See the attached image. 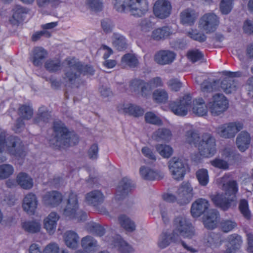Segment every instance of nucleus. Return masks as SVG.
I'll return each mask as SVG.
<instances>
[{
  "label": "nucleus",
  "mask_w": 253,
  "mask_h": 253,
  "mask_svg": "<svg viewBox=\"0 0 253 253\" xmlns=\"http://www.w3.org/2000/svg\"><path fill=\"white\" fill-rule=\"evenodd\" d=\"M63 80L67 83L75 84L80 80L81 76L92 75L94 70L92 67L76 61L74 58H67L64 61Z\"/></svg>",
  "instance_id": "obj_1"
},
{
  "label": "nucleus",
  "mask_w": 253,
  "mask_h": 253,
  "mask_svg": "<svg viewBox=\"0 0 253 253\" xmlns=\"http://www.w3.org/2000/svg\"><path fill=\"white\" fill-rule=\"evenodd\" d=\"M53 132L49 143L53 147L59 149L76 144L79 138L74 132H70L61 121L53 123Z\"/></svg>",
  "instance_id": "obj_2"
},
{
  "label": "nucleus",
  "mask_w": 253,
  "mask_h": 253,
  "mask_svg": "<svg viewBox=\"0 0 253 253\" xmlns=\"http://www.w3.org/2000/svg\"><path fill=\"white\" fill-rule=\"evenodd\" d=\"M5 152L18 159L24 158L26 155L24 145L19 138L11 136L6 139L5 132L0 130V163L6 160L3 155Z\"/></svg>",
  "instance_id": "obj_3"
},
{
  "label": "nucleus",
  "mask_w": 253,
  "mask_h": 253,
  "mask_svg": "<svg viewBox=\"0 0 253 253\" xmlns=\"http://www.w3.org/2000/svg\"><path fill=\"white\" fill-rule=\"evenodd\" d=\"M216 142L214 137L210 133H204L201 136V139L196 145L200 156L204 157H210L213 156L216 152Z\"/></svg>",
  "instance_id": "obj_4"
},
{
  "label": "nucleus",
  "mask_w": 253,
  "mask_h": 253,
  "mask_svg": "<svg viewBox=\"0 0 253 253\" xmlns=\"http://www.w3.org/2000/svg\"><path fill=\"white\" fill-rule=\"evenodd\" d=\"M174 229L172 233L175 237L180 240V237L189 239L192 238L195 235L194 228L192 224L184 217H177L173 221Z\"/></svg>",
  "instance_id": "obj_5"
},
{
  "label": "nucleus",
  "mask_w": 253,
  "mask_h": 253,
  "mask_svg": "<svg viewBox=\"0 0 253 253\" xmlns=\"http://www.w3.org/2000/svg\"><path fill=\"white\" fill-rule=\"evenodd\" d=\"M78 208L77 195L73 193H70L67 205L64 210V215L70 219H76L77 221L85 220L86 213L82 211H79Z\"/></svg>",
  "instance_id": "obj_6"
},
{
  "label": "nucleus",
  "mask_w": 253,
  "mask_h": 253,
  "mask_svg": "<svg viewBox=\"0 0 253 253\" xmlns=\"http://www.w3.org/2000/svg\"><path fill=\"white\" fill-rule=\"evenodd\" d=\"M168 167L172 177L176 180H182L188 166L182 158L173 157L168 162Z\"/></svg>",
  "instance_id": "obj_7"
},
{
  "label": "nucleus",
  "mask_w": 253,
  "mask_h": 253,
  "mask_svg": "<svg viewBox=\"0 0 253 253\" xmlns=\"http://www.w3.org/2000/svg\"><path fill=\"white\" fill-rule=\"evenodd\" d=\"M208 106L212 115L216 116L224 113L228 108V101L221 93H216L212 96V100Z\"/></svg>",
  "instance_id": "obj_8"
},
{
  "label": "nucleus",
  "mask_w": 253,
  "mask_h": 253,
  "mask_svg": "<svg viewBox=\"0 0 253 253\" xmlns=\"http://www.w3.org/2000/svg\"><path fill=\"white\" fill-rule=\"evenodd\" d=\"M219 24V18L213 13L203 15L199 20V27L206 33L214 32Z\"/></svg>",
  "instance_id": "obj_9"
},
{
  "label": "nucleus",
  "mask_w": 253,
  "mask_h": 253,
  "mask_svg": "<svg viewBox=\"0 0 253 253\" xmlns=\"http://www.w3.org/2000/svg\"><path fill=\"white\" fill-rule=\"evenodd\" d=\"M192 97L189 94L184 95L179 101L169 104L171 111L175 115L184 116L187 115L191 104Z\"/></svg>",
  "instance_id": "obj_10"
},
{
  "label": "nucleus",
  "mask_w": 253,
  "mask_h": 253,
  "mask_svg": "<svg viewBox=\"0 0 253 253\" xmlns=\"http://www.w3.org/2000/svg\"><path fill=\"white\" fill-rule=\"evenodd\" d=\"M193 197V188L187 182H183L176 192V201L180 205L189 203Z\"/></svg>",
  "instance_id": "obj_11"
},
{
  "label": "nucleus",
  "mask_w": 253,
  "mask_h": 253,
  "mask_svg": "<svg viewBox=\"0 0 253 253\" xmlns=\"http://www.w3.org/2000/svg\"><path fill=\"white\" fill-rule=\"evenodd\" d=\"M127 9L134 16L141 17L148 10V2L147 0H127Z\"/></svg>",
  "instance_id": "obj_12"
},
{
  "label": "nucleus",
  "mask_w": 253,
  "mask_h": 253,
  "mask_svg": "<svg viewBox=\"0 0 253 253\" xmlns=\"http://www.w3.org/2000/svg\"><path fill=\"white\" fill-rule=\"evenodd\" d=\"M243 128L240 123H230L221 125L217 128L218 134L224 138H232Z\"/></svg>",
  "instance_id": "obj_13"
},
{
  "label": "nucleus",
  "mask_w": 253,
  "mask_h": 253,
  "mask_svg": "<svg viewBox=\"0 0 253 253\" xmlns=\"http://www.w3.org/2000/svg\"><path fill=\"white\" fill-rule=\"evenodd\" d=\"M176 54L169 50H161L156 52L154 56L155 62L162 66L171 64L175 60Z\"/></svg>",
  "instance_id": "obj_14"
},
{
  "label": "nucleus",
  "mask_w": 253,
  "mask_h": 253,
  "mask_svg": "<svg viewBox=\"0 0 253 253\" xmlns=\"http://www.w3.org/2000/svg\"><path fill=\"white\" fill-rule=\"evenodd\" d=\"M171 5L166 0H158L154 6V13L156 16L161 19H164L170 14Z\"/></svg>",
  "instance_id": "obj_15"
},
{
  "label": "nucleus",
  "mask_w": 253,
  "mask_h": 253,
  "mask_svg": "<svg viewBox=\"0 0 253 253\" xmlns=\"http://www.w3.org/2000/svg\"><path fill=\"white\" fill-rule=\"evenodd\" d=\"M63 196L61 193L57 191L46 192L42 197V203L47 206L54 208L61 203Z\"/></svg>",
  "instance_id": "obj_16"
},
{
  "label": "nucleus",
  "mask_w": 253,
  "mask_h": 253,
  "mask_svg": "<svg viewBox=\"0 0 253 253\" xmlns=\"http://www.w3.org/2000/svg\"><path fill=\"white\" fill-rule=\"evenodd\" d=\"M134 186L131 180L124 177L119 182L116 191V198L121 200L130 192Z\"/></svg>",
  "instance_id": "obj_17"
},
{
  "label": "nucleus",
  "mask_w": 253,
  "mask_h": 253,
  "mask_svg": "<svg viewBox=\"0 0 253 253\" xmlns=\"http://www.w3.org/2000/svg\"><path fill=\"white\" fill-rule=\"evenodd\" d=\"M209 202L203 198H199L194 201L191 207V213L193 217H198L204 214L209 208Z\"/></svg>",
  "instance_id": "obj_18"
},
{
  "label": "nucleus",
  "mask_w": 253,
  "mask_h": 253,
  "mask_svg": "<svg viewBox=\"0 0 253 253\" xmlns=\"http://www.w3.org/2000/svg\"><path fill=\"white\" fill-rule=\"evenodd\" d=\"M224 194H216L211 196V200L214 205L223 211L228 210L231 206L233 199Z\"/></svg>",
  "instance_id": "obj_19"
},
{
  "label": "nucleus",
  "mask_w": 253,
  "mask_h": 253,
  "mask_svg": "<svg viewBox=\"0 0 253 253\" xmlns=\"http://www.w3.org/2000/svg\"><path fill=\"white\" fill-rule=\"evenodd\" d=\"M105 196L99 190H93L85 195V200L88 205L94 207L101 205L104 201Z\"/></svg>",
  "instance_id": "obj_20"
},
{
  "label": "nucleus",
  "mask_w": 253,
  "mask_h": 253,
  "mask_svg": "<svg viewBox=\"0 0 253 253\" xmlns=\"http://www.w3.org/2000/svg\"><path fill=\"white\" fill-rule=\"evenodd\" d=\"M219 212L215 210H209L203 217L204 226L208 229H213L217 226Z\"/></svg>",
  "instance_id": "obj_21"
},
{
  "label": "nucleus",
  "mask_w": 253,
  "mask_h": 253,
  "mask_svg": "<svg viewBox=\"0 0 253 253\" xmlns=\"http://www.w3.org/2000/svg\"><path fill=\"white\" fill-rule=\"evenodd\" d=\"M38 201L36 195L33 193L27 194L23 199L22 207L28 214H33L37 209Z\"/></svg>",
  "instance_id": "obj_22"
},
{
  "label": "nucleus",
  "mask_w": 253,
  "mask_h": 253,
  "mask_svg": "<svg viewBox=\"0 0 253 253\" xmlns=\"http://www.w3.org/2000/svg\"><path fill=\"white\" fill-rule=\"evenodd\" d=\"M227 178V176H223L221 178V182H225ZM222 189L225 192V195L235 200V195L238 191V185L236 181L230 180L226 183H223Z\"/></svg>",
  "instance_id": "obj_23"
},
{
  "label": "nucleus",
  "mask_w": 253,
  "mask_h": 253,
  "mask_svg": "<svg viewBox=\"0 0 253 253\" xmlns=\"http://www.w3.org/2000/svg\"><path fill=\"white\" fill-rule=\"evenodd\" d=\"M30 10L20 5H16L13 9L12 17L9 19V21L12 25H15L23 21L25 15L28 13Z\"/></svg>",
  "instance_id": "obj_24"
},
{
  "label": "nucleus",
  "mask_w": 253,
  "mask_h": 253,
  "mask_svg": "<svg viewBox=\"0 0 253 253\" xmlns=\"http://www.w3.org/2000/svg\"><path fill=\"white\" fill-rule=\"evenodd\" d=\"M139 172L141 177L145 180H160L164 176L162 172L145 166L140 167Z\"/></svg>",
  "instance_id": "obj_25"
},
{
  "label": "nucleus",
  "mask_w": 253,
  "mask_h": 253,
  "mask_svg": "<svg viewBox=\"0 0 253 253\" xmlns=\"http://www.w3.org/2000/svg\"><path fill=\"white\" fill-rule=\"evenodd\" d=\"M63 238L65 245L68 248L72 249L78 248L80 237L75 232L72 230L66 231L63 235Z\"/></svg>",
  "instance_id": "obj_26"
},
{
  "label": "nucleus",
  "mask_w": 253,
  "mask_h": 253,
  "mask_svg": "<svg viewBox=\"0 0 253 253\" xmlns=\"http://www.w3.org/2000/svg\"><path fill=\"white\" fill-rule=\"evenodd\" d=\"M180 21L183 24L191 25L198 17V13L193 9L188 8L180 13Z\"/></svg>",
  "instance_id": "obj_27"
},
{
  "label": "nucleus",
  "mask_w": 253,
  "mask_h": 253,
  "mask_svg": "<svg viewBox=\"0 0 253 253\" xmlns=\"http://www.w3.org/2000/svg\"><path fill=\"white\" fill-rule=\"evenodd\" d=\"M239 86L237 81L232 78L226 77L221 83V87L226 93L235 92Z\"/></svg>",
  "instance_id": "obj_28"
},
{
  "label": "nucleus",
  "mask_w": 253,
  "mask_h": 253,
  "mask_svg": "<svg viewBox=\"0 0 253 253\" xmlns=\"http://www.w3.org/2000/svg\"><path fill=\"white\" fill-rule=\"evenodd\" d=\"M112 44L119 51L126 49L127 43L126 38L122 35L118 33H114L112 36Z\"/></svg>",
  "instance_id": "obj_29"
},
{
  "label": "nucleus",
  "mask_w": 253,
  "mask_h": 253,
  "mask_svg": "<svg viewBox=\"0 0 253 253\" xmlns=\"http://www.w3.org/2000/svg\"><path fill=\"white\" fill-rule=\"evenodd\" d=\"M251 141V137L247 131H241L236 138V144L239 149L244 152L249 147Z\"/></svg>",
  "instance_id": "obj_30"
},
{
  "label": "nucleus",
  "mask_w": 253,
  "mask_h": 253,
  "mask_svg": "<svg viewBox=\"0 0 253 253\" xmlns=\"http://www.w3.org/2000/svg\"><path fill=\"white\" fill-rule=\"evenodd\" d=\"M208 107L202 98L196 99L193 102V113L198 116H204L207 114Z\"/></svg>",
  "instance_id": "obj_31"
},
{
  "label": "nucleus",
  "mask_w": 253,
  "mask_h": 253,
  "mask_svg": "<svg viewBox=\"0 0 253 253\" xmlns=\"http://www.w3.org/2000/svg\"><path fill=\"white\" fill-rule=\"evenodd\" d=\"M46 50L41 47H37L33 51L32 62L36 66H40L42 64L43 60L47 56Z\"/></svg>",
  "instance_id": "obj_32"
},
{
  "label": "nucleus",
  "mask_w": 253,
  "mask_h": 253,
  "mask_svg": "<svg viewBox=\"0 0 253 253\" xmlns=\"http://www.w3.org/2000/svg\"><path fill=\"white\" fill-rule=\"evenodd\" d=\"M172 34V31L169 26H164L154 30L152 33V38L156 41L164 40Z\"/></svg>",
  "instance_id": "obj_33"
},
{
  "label": "nucleus",
  "mask_w": 253,
  "mask_h": 253,
  "mask_svg": "<svg viewBox=\"0 0 253 253\" xmlns=\"http://www.w3.org/2000/svg\"><path fill=\"white\" fill-rule=\"evenodd\" d=\"M121 63L125 67L130 68H137L139 64L137 56L130 53H126L122 56Z\"/></svg>",
  "instance_id": "obj_34"
},
{
  "label": "nucleus",
  "mask_w": 253,
  "mask_h": 253,
  "mask_svg": "<svg viewBox=\"0 0 253 253\" xmlns=\"http://www.w3.org/2000/svg\"><path fill=\"white\" fill-rule=\"evenodd\" d=\"M59 219V216L55 212H51L44 219V227L49 233H53L56 226V222Z\"/></svg>",
  "instance_id": "obj_35"
},
{
  "label": "nucleus",
  "mask_w": 253,
  "mask_h": 253,
  "mask_svg": "<svg viewBox=\"0 0 253 253\" xmlns=\"http://www.w3.org/2000/svg\"><path fill=\"white\" fill-rule=\"evenodd\" d=\"M178 241L173 233H163L159 238L158 245L160 248L164 249L169 246L171 242H177Z\"/></svg>",
  "instance_id": "obj_36"
},
{
  "label": "nucleus",
  "mask_w": 253,
  "mask_h": 253,
  "mask_svg": "<svg viewBox=\"0 0 253 253\" xmlns=\"http://www.w3.org/2000/svg\"><path fill=\"white\" fill-rule=\"evenodd\" d=\"M17 182L24 189H29L33 187L32 179L26 173L20 172L17 176Z\"/></svg>",
  "instance_id": "obj_37"
},
{
  "label": "nucleus",
  "mask_w": 253,
  "mask_h": 253,
  "mask_svg": "<svg viewBox=\"0 0 253 253\" xmlns=\"http://www.w3.org/2000/svg\"><path fill=\"white\" fill-rule=\"evenodd\" d=\"M154 139L157 141L161 140L169 141L171 139V131L167 128H161L155 131L152 135Z\"/></svg>",
  "instance_id": "obj_38"
},
{
  "label": "nucleus",
  "mask_w": 253,
  "mask_h": 253,
  "mask_svg": "<svg viewBox=\"0 0 253 253\" xmlns=\"http://www.w3.org/2000/svg\"><path fill=\"white\" fill-rule=\"evenodd\" d=\"M124 113L134 117H139L144 114V110L140 107L131 104H126L123 108Z\"/></svg>",
  "instance_id": "obj_39"
},
{
  "label": "nucleus",
  "mask_w": 253,
  "mask_h": 253,
  "mask_svg": "<svg viewBox=\"0 0 253 253\" xmlns=\"http://www.w3.org/2000/svg\"><path fill=\"white\" fill-rule=\"evenodd\" d=\"M186 141L191 145H194L195 147L199 143L201 139L200 134L194 129H190L185 133Z\"/></svg>",
  "instance_id": "obj_40"
},
{
  "label": "nucleus",
  "mask_w": 253,
  "mask_h": 253,
  "mask_svg": "<svg viewBox=\"0 0 253 253\" xmlns=\"http://www.w3.org/2000/svg\"><path fill=\"white\" fill-rule=\"evenodd\" d=\"M119 221L121 226L128 232H132L135 229V225L129 218L125 215H121L119 217Z\"/></svg>",
  "instance_id": "obj_41"
},
{
  "label": "nucleus",
  "mask_w": 253,
  "mask_h": 253,
  "mask_svg": "<svg viewBox=\"0 0 253 253\" xmlns=\"http://www.w3.org/2000/svg\"><path fill=\"white\" fill-rule=\"evenodd\" d=\"M50 112H49L46 108L41 107L39 109L38 113L35 119V121L36 123H40L42 121L47 123L50 120Z\"/></svg>",
  "instance_id": "obj_42"
},
{
  "label": "nucleus",
  "mask_w": 253,
  "mask_h": 253,
  "mask_svg": "<svg viewBox=\"0 0 253 253\" xmlns=\"http://www.w3.org/2000/svg\"><path fill=\"white\" fill-rule=\"evenodd\" d=\"M152 97L157 103H165L168 99V94L165 89H157L153 92Z\"/></svg>",
  "instance_id": "obj_43"
},
{
  "label": "nucleus",
  "mask_w": 253,
  "mask_h": 253,
  "mask_svg": "<svg viewBox=\"0 0 253 253\" xmlns=\"http://www.w3.org/2000/svg\"><path fill=\"white\" fill-rule=\"evenodd\" d=\"M22 227L24 230L30 233L39 232L41 228L40 223L36 221L25 222L22 224Z\"/></svg>",
  "instance_id": "obj_44"
},
{
  "label": "nucleus",
  "mask_w": 253,
  "mask_h": 253,
  "mask_svg": "<svg viewBox=\"0 0 253 253\" xmlns=\"http://www.w3.org/2000/svg\"><path fill=\"white\" fill-rule=\"evenodd\" d=\"M45 69L50 72H55L61 69L60 61L58 59H49L46 61L44 64Z\"/></svg>",
  "instance_id": "obj_45"
},
{
  "label": "nucleus",
  "mask_w": 253,
  "mask_h": 253,
  "mask_svg": "<svg viewBox=\"0 0 253 253\" xmlns=\"http://www.w3.org/2000/svg\"><path fill=\"white\" fill-rule=\"evenodd\" d=\"M237 226V223L231 219H222L219 224V228L222 232L228 233Z\"/></svg>",
  "instance_id": "obj_46"
},
{
  "label": "nucleus",
  "mask_w": 253,
  "mask_h": 253,
  "mask_svg": "<svg viewBox=\"0 0 253 253\" xmlns=\"http://www.w3.org/2000/svg\"><path fill=\"white\" fill-rule=\"evenodd\" d=\"M218 84V82L216 81L210 82L206 80L201 84V89L204 93L211 92L216 89Z\"/></svg>",
  "instance_id": "obj_47"
},
{
  "label": "nucleus",
  "mask_w": 253,
  "mask_h": 253,
  "mask_svg": "<svg viewBox=\"0 0 253 253\" xmlns=\"http://www.w3.org/2000/svg\"><path fill=\"white\" fill-rule=\"evenodd\" d=\"M86 229L90 233H94L99 236H102L105 233V230L99 224L94 222L87 223Z\"/></svg>",
  "instance_id": "obj_48"
},
{
  "label": "nucleus",
  "mask_w": 253,
  "mask_h": 253,
  "mask_svg": "<svg viewBox=\"0 0 253 253\" xmlns=\"http://www.w3.org/2000/svg\"><path fill=\"white\" fill-rule=\"evenodd\" d=\"M156 149L160 155L165 158L170 157L173 153L172 148L167 145L158 144L156 146Z\"/></svg>",
  "instance_id": "obj_49"
},
{
  "label": "nucleus",
  "mask_w": 253,
  "mask_h": 253,
  "mask_svg": "<svg viewBox=\"0 0 253 253\" xmlns=\"http://www.w3.org/2000/svg\"><path fill=\"white\" fill-rule=\"evenodd\" d=\"M196 177L199 183L202 186H206L209 182V174L208 170L201 169L197 170L196 173Z\"/></svg>",
  "instance_id": "obj_50"
},
{
  "label": "nucleus",
  "mask_w": 253,
  "mask_h": 253,
  "mask_svg": "<svg viewBox=\"0 0 253 253\" xmlns=\"http://www.w3.org/2000/svg\"><path fill=\"white\" fill-rule=\"evenodd\" d=\"M227 240L230 247L233 250L239 249L243 242L241 237L237 234H232L229 236Z\"/></svg>",
  "instance_id": "obj_51"
},
{
  "label": "nucleus",
  "mask_w": 253,
  "mask_h": 253,
  "mask_svg": "<svg viewBox=\"0 0 253 253\" xmlns=\"http://www.w3.org/2000/svg\"><path fill=\"white\" fill-rule=\"evenodd\" d=\"M19 114L21 118L29 120L33 116V110L30 106L24 105L19 108Z\"/></svg>",
  "instance_id": "obj_52"
},
{
  "label": "nucleus",
  "mask_w": 253,
  "mask_h": 253,
  "mask_svg": "<svg viewBox=\"0 0 253 253\" xmlns=\"http://www.w3.org/2000/svg\"><path fill=\"white\" fill-rule=\"evenodd\" d=\"M14 171L13 167L9 164L0 166V179H5L11 175Z\"/></svg>",
  "instance_id": "obj_53"
},
{
  "label": "nucleus",
  "mask_w": 253,
  "mask_h": 253,
  "mask_svg": "<svg viewBox=\"0 0 253 253\" xmlns=\"http://www.w3.org/2000/svg\"><path fill=\"white\" fill-rule=\"evenodd\" d=\"M101 26L104 32L106 34H108L112 32L115 24L111 19L106 18L101 20Z\"/></svg>",
  "instance_id": "obj_54"
},
{
  "label": "nucleus",
  "mask_w": 253,
  "mask_h": 253,
  "mask_svg": "<svg viewBox=\"0 0 253 253\" xmlns=\"http://www.w3.org/2000/svg\"><path fill=\"white\" fill-rule=\"evenodd\" d=\"M86 5L88 8L92 11L98 12L103 9V2L100 0H87Z\"/></svg>",
  "instance_id": "obj_55"
},
{
  "label": "nucleus",
  "mask_w": 253,
  "mask_h": 253,
  "mask_svg": "<svg viewBox=\"0 0 253 253\" xmlns=\"http://www.w3.org/2000/svg\"><path fill=\"white\" fill-rule=\"evenodd\" d=\"M96 244V241L89 236L84 237L81 240L82 247L85 250H90L92 248L95 247Z\"/></svg>",
  "instance_id": "obj_56"
},
{
  "label": "nucleus",
  "mask_w": 253,
  "mask_h": 253,
  "mask_svg": "<svg viewBox=\"0 0 253 253\" xmlns=\"http://www.w3.org/2000/svg\"><path fill=\"white\" fill-rule=\"evenodd\" d=\"M239 208L244 217L250 220L251 217V212L249 209L248 203L247 200L242 199L240 201Z\"/></svg>",
  "instance_id": "obj_57"
},
{
  "label": "nucleus",
  "mask_w": 253,
  "mask_h": 253,
  "mask_svg": "<svg viewBox=\"0 0 253 253\" xmlns=\"http://www.w3.org/2000/svg\"><path fill=\"white\" fill-rule=\"evenodd\" d=\"M233 0H221L220 3V10L223 14H228L233 8Z\"/></svg>",
  "instance_id": "obj_58"
},
{
  "label": "nucleus",
  "mask_w": 253,
  "mask_h": 253,
  "mask_svg": "<svg viewBox=\"0 0 253 253\" xmlns=\"http://www.w3.org/2000/svg\"><path fill=\"white\" fill-rule=\"evenodd\" d=\"M188 58L193 63L203 59V54L198 49H194L189 51L187 52Z\"/></svg>",
  "instance_id": "obj_59"
},
{
  "label": "nucleus",
  "mask_w": 253,
  "mask_h": 253,
  "mask_svg": "<svg viewBox=\"0 0 253 253\" xmlns=\"http://www.w3.org/2000/svg\"><path fill=\"white\" fill-rule=\"evenodd\" d=\"M186 34L193 40L201 42H205L207 39V37L205 34L198 32L197 30H192L188 32Z\"/></svg>",
  "instance_id": "obj_60"
},
{
  "label": "nucleus",
  "mask_w": 253,
  "mask_h": 253,
  "mask_svg": "<svg viewBox=\"0 0 253 253\" xmlns=\"http://www.w3.org/2000/svg\"><path fill=\"white\" fill-rule=\"evenodd\" d=\"M145 119L146 122L157 125L162 124L161 120L154 113L152 112H147L145 115Z\"/></svg>",
  "instance_id": "obj_61"
},
{
  "label": "nucleus",
  "mask_w": 253,
  "mask_h": 253,
  "mask_svg": "<svg viewBox=\"0 0 253 253\" xmlns=\"http://www.w3.org/2000/svg\"><path fill=\"white\" fill-rule=\"evenodd\" d=\"M113 3L114 8L118 12L128 11L127 0H114Z\"/></svg>",
  "instance_id": "obj_62"
},
{
  "label": "nucleus",
  "mask_w": 253,
  "mask_h": 253,
  "mask_svg": "<svg viewBox=\"0 0 253 253\" xmlns=\"http://www.w3.org/2000/svg\"><path fill=\"white\" fill-rule=\"evenodd\" d=\"M219 238L217 235L211 233L208 235L205 238V242L210 247L215 246L218 243Z\"/></svg>",
  "instance_id": "obj_63"
},
{
  "label": "nucleus",
  "mask_w": 253,
  "mask_h": 253,
  "mask_svg": "<svg viewBox=\"0 0 253 253\" xmlns=\"http://www.w3.org/2000/svg\"><path fill=\"white\" fill-rule=\"evenodd\" d=\"M211 164L215 168L226 169L228 168V165L225 161L220 159H215L210 161Z\"/></svg>",
  "instance_id": "obj_64"
}]
</instances>
